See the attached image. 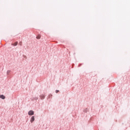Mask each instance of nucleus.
Instances as JSON below:
<instances>
[{
    "label": "nucleus",
    "instance_id": "nucleus-3",
    "mask_svg": "<svg viewBox=\"0 0 130 130\" xmlns=\"http://www.w3.org/2000/svg\"><path fill=\"white\" fill-rule=\"evenodd\" d=\"M0 98L1 99H6V96H5V95H0Z\"/></svg>",
    "mask_w": 130,
    "mask_h": 130
},
{
    "label": "nucleus",
    "instance_id": "nucleus-1",
    "mask_svg": "<svg viewBox=\"0 0 130 130\" xmlns=\"http://www.w3.org/2000/svg\"><path fill=\"white\" fill-rule=\"evenodd\" d=\"M28 115H34V111L30 110L28 113Z\"/></svg>",
    "mask_w": 130,
    "mask_h": 130
},
{
    "label": "nucleus",
    "instance_id": "nucleus-6",
    "mask_svg": "<svg viewBox=\"0 0 130 130\" xmlns=\"http://www.w3.org/2000/svg\"><path fill=\"white\" fill-rule=\"evenodd\" d=\"M41 99H44L45 98V96L44 95H41Z\"/></svg>",
    "mask_w": 130,
    "mask_h": 130
},
{
    "label": "nucleus",
    "instance_id": "nucleus-7",
    "mask_svg": "<svg viewBox=\"0 0 130 130\" xmlns=\"http://www.w3.org/2000/svg\"><path fill=\"white\" fill-rule=\"evenodd\" d=\"M22 42H20L19 45H20V46H22Z\"/></svg>",
    "mask_w": 130,
    "mask_h": 130
},
{
    "label": "nucleus",
    "instance_id": "nucleus-2",
    "mask_svg": "<svg viewBox=\"0 0 130 130\" xmlns=\"http://www.w3.org/2000/svg\"><path fill=\"white\" fill-rule=\"evenodd\" d=\"M34 120H35V117L32 116L30 119V122L32 123V122H33V121H34Z\"/></svg>",
    "mask_w": 130,
    "mask_h": 130
},
{
    "label": "nucleus",
    "instance_id": "nucleus-5",
    "mask_svg": "<svg viewBox=\"0 0 130 130\" xmlns=\"http://www.w3.org/2000/svg\"><path fill=\"white\" fill-rule=\"evenodd\" d=\"M41 38V36L40 35H39L37 37V39H40Z\"/></svg>",
    "mask_w": 130,
    "mask_h": 130
},
{
    "label": "nucleus",
    "instance_id": "nucleus-8",
    "mask_svg": "<svg viewBox=\"0 0 130 130\" xmlns=\"http://www.w3.org/2000/svg\"><path fill=\"white\" fill-rule=\"evenodd\" d=\"M58 92H59V90H56V93H58Z\"/></svg>",
    "mask_w": 130,
    "mask_h": 130
},
{
    "label": "nucleus",
    "instance_id": "nucleus-4",
    "mask_svg": "<svg viewBox=\"0 0 130 130\" xmlns=\"http://www.w3.org/2000/svg\"><path fill=\"white\" fill-rule=\"evenodd\" d=\"M11 45H13V46H17V45H18V42H16L14 44H12Z\"/></svg>",
    "mask_w": 130,
    "mask_h": 130
}]
</instances>
